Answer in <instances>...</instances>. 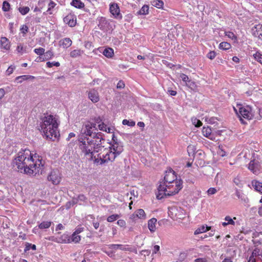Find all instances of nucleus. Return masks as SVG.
<instances>
[{
    "label": "nucleus",
    "instance_id": "f257e3e1",
    "mask_svg": "<svg viewBox=\"0 0 262 262\" xmlns=\"http://www.w3.org/2000/svg\"><path fill=\"white\" fill-rule=\"evenodd\" d=\"M44 162L38 154H32L29 149L19 151L13 160L14 166L18 171L29 176H35L42 173L44 169Z\"/></svg>",
    "mask_w": 262,
    "mask_h": 262
},
{
    "label": "nucleus",
    "instance_id": "f03ea898",
    "mask_svg": "<svg viewBox=\"0 0 262 262\" xmlns=\"http://www.w3.org/2000/svg\"><path fill=\"white\" fill-rule=\"evenodd\" d=\"M113 143L110 144L108 148H100V152L97 153L95 159V163L102 165L108 162H113L115 158L123 151V146L121 142L115 141L113 137Z\"/></svg>",
    "mask_w": 262,
    "mask_h": 262
},
{
    "label": "nucleus",
    "instance_id": "7ed1b4c3",
    "mask_svg": "<svg viewBox=\"0 0 262 262\" xmlns=\"http://www.w3.org/2000/svg\"><path fill=\"white\" fill-rule=\"evenodd\" d=\"M58 125L56 116L47 114L41 119L39 126L47 138L54 140L59 135Z\"/></svg>",
    "mask_w": 262,
    "mask_h": 262
},
{
    "label": "nucleus",
    "instance_id": "20e7f679",
    "mask_svg": "<svg viewBox=\"0 0 262 262\" xmlns=\"http://www.w3.org/2000/svg\"><path fill=\"white\" fill-rule=\"evenodd\" d=\"M102 137H97V139H92L90 138H80L79 147L85 156L90 159H95L97 153L99 151L102 146L100 145Z\"/></svg>",
    "mask_w": 262,
    "mask_h": 262
},
{
    "label": "nucleus",
    "instance_id": "39448f33",
    "mask_svg": "<svg viewBox=\"0 0 262 262\" xmlns=\"http://www.w3.org/2000/svg\"><path fill=\"white\" fill-rule=\"evenodd\" d=\"M182 187L183 182L181 180H179L169 184H160L158 188L157 198L161 200L164 196L174 195L178 193Z\"/></svg>",
    "mask_w": 262,
    "mask_h": 262
},
{
    "label": "nucleus",
    "instance_id": "423d86ee",
    "mask_svg": "<svg viewBox=\"0 0 262 262\" xmlns=\"http://www.w3.org/2000/svg\"><path fill=\"white\" fill-rule=\"evenodd\" d=\"M233 109L242 122H243L242 118L248 120L253 118V114L252 112V108L249 105L244 106L237 104L236 106L233 107Z\"/></svg>",
    "mask_w": 262,
    "mask_h": 262
},
{
    "label": "nucleus",
    "instance_id": "0eeeda50",
    "mask_svg": "<svg viewBox=\"0 0 262 262\" xmlns=\"http://www.w3.org/2000/svg\"><path fill=\"white\" fill-rule=\"evenodd\" d=\"M97 130L96 123L87 122L82 126L81 134L90 137L93 136V139H97L98 136L102 137L101 133H96Z\"/></svg>",
    "mask_w": 262,
    "mask_h": 262
},
{
    "label": "nucleus",
    "instance_id": "6e6552de",
    "mask_svg": "<svg viewBox=\"0 0 262 262\" xmlns=\"http://www.w3.org/2000/svg\"><path fill=\"white\" fill-rule=\"evenodd\" d=\"M169 216L173 220L183 219L186 214L185 211L177 205H172L168 208Z\"/></svg>",
    "mask_w": 262,
    "mask_h": 262
},
{
    "label": "nucleus",
    "instance_id": "1a4fd4ad",
    "mask_svg": "<svg viewBox=\"0 0 262 262\" xmlns=\"http://www.w3.org/2000/svg\"><path fill=\"white\" fill-rule=\"evenodd\" d=\"M47 180L53 185H58L61 181V177L58 169L52 170L48 175Z\"/></svg>",
    "mask_w": 262,
    "mask_h": 262
},
{
    "label": "nucleus",
    "instance_id": "9d476101",
    "mask_svg": "<svg viewBox=\"0 0 262 262\" xmlns=\"http://www.w3.org/2000/svg\"><path fill=\"white\" fill-rule=\"evenodd\" d=\"M179 180V179H178L177 178L175 172L171 168H169L165 172L164 182H160V184H169L174 181H178Z\"/></svg>",
    "mask_w": 262,
    "mask_h": 262
},
{
    "label": "nucleus",
    "instance_id": "9b49d317",
    "mask_svg": "<svg viewBox=\"0 0 262 262\" xmlns=\"http://www.w3.org/2000/svg\"><path fill=\"white\" fill-rule=\"evenodd\" d=\"M110 12L115 18L121 19L122 15L120 13V10L117 3H113L110 4Z\"/></svg>",
    "mask_w": 262,
    "mask_h": 262
},
{
    "label": "nucleus",
    "instance_id": "f8f14e48",
    "mask_svg": "<svg viewBox=\"0 0 262 262\" xmlns=\"http://www.w3.org/2000/svg\"><path fill=\"white\" fill-rule=\"evenodd\" d=\"M63 21L69 27H73L76 24V16L73 13H70L63 18Z\"/></svg>",
    "mask_w": 262,
    "mask_h": 262
},
{
    "label": "nucleus",
    "instance_id": "ddd939ff",
    "mask_svg": "<svg viewBox=\"0 0 262 262\" xmlns=\"http://www.w3.org/2000/svg\"><path fill=\"white\" fill-rule=\"evenodd\" d=\"M88 95V98L93 103L98 102L100 100L99 95L97 90L95 89H90L86 92Z\"/></svg>",
    "mask_w": 262,
    "mask_h": 262
},
{
    "label": "nucleus",
    "instance_id": "4468645a",
    "mask_svg": "<svg viewBox=\"0 0 262 262\" xmlns=\"http://www.w3.org/2000/svg\"><path fill=\"white\" fill-rule=\"evenodd\" d=\"M146 217V214L144 210L142 209H139L130 215V219L135 221L137 219L145 220Z\"/></svg>",
    "mask_w": 262,
    "mask_h": 262
},
{
    "label": "nucleus",
    "instance_id": "2eb2a0df",
    "mask_svg": "<svg viewBox=\"0 0 262 262\" xmlns=\"http://www.w3.org/2000/svg\"><path fill=\"white\" fill-rule=\"evenodd\" d=\"M52 241L58 243H70V235L64 233L60 236L52 237Z\"/></svg>",
    "mask_w": 262,
    "mask_h": 262
},
{
    "label": "nucleus",
    "instance_id": "dca6fc26",
    "mask_svg": "<svg viewBox=\"0 0 262 262\" xmlns=\"http://www.w3.org/2000/svg\"><path fill=\"white\" fill-rule=\"evenodd\" d=\"M250 257L255 262H262V249L255 248Z\"/></svg>",
    "mask_w": 262,
    "mask_h": 262
},
{
    "label": "nucleus",
    "instance_id": "f3484780",
    "mask_svg": "<svg viewBox=\"0 0 262 262\" xmlns=\"http://www.w3.org/2000/svg\"><path fill=\"white\" fill-rule=\"evenodd\" d=\"M109 23L105 17H100L98 18V26L102 31H107L108 28Z\"/></svg>",
    "mask_w": 262,
    "mask_h": 262
},
{
    "label": "nucleus",
    "instance_id": "a211bd4d",
    "mask_svg": "<svg viewBox=\"0 0 262 262\" xmlns=\"http://www.w3.org/2000/svg\"><path fill=\"white\" fill-rule=\"evenodd\" d=\"M109 249L112 250H116L120 249L122 251H130L131 249L128 247V245H121V244H111L108 245Z\"/></svg>",
    "mask_w": 262,
    "mask_h": 262
},
{
    "label": "nucleus",
    "instance_id": "6ab92c4d",
    "mask_svg": "<svg viewBox=\"0 0 262 262\" xmlns=\"http://www.w3.org/2000/svg\"><path fill=\"white\" fill-rule=\"evenodd\" d=\"M0 44L2 50L7 51L10 48V42L9 39L5 37H2L1 38Z\"/></svg>",
    "mask_w": 262,
    "mask_h": 262
},
{
    "label": "nucleus",
    "instance_id": "aec40b11",
    "mask_svg": "<svg viewBox=\"0 0 262 262\" xmlns=\"http://www.w3.org/2000/svg\"><path fill=\"white\" fill-rule=\"evenodd\" d=\"M248 169L255 174H258L259 172V165L255 163L254 161H251L248 164Z\"/></svg>",
    "mask_w": 262,
    "mask_h": 262
},
{
    "label": "nucleus",
    "instance_id": "412c9836",
    "mask_svg": "<svg viewBox=\"0 0 262 262\" xmlns=\"http://www.w3.org/2000/svg\"><path fill=\"white\" fill-rule=\"evenodd\" d=\"M252 31L255 36L262 39V25L258 24L255 25L254 28L252 29Z\"/></svg>",
    "mask_w": 262,
    "mask_h": 262
},
{
    "label": "nucleus",
    "instance_id": "4be33fe9",
    "mask_svg": "<svg viewBox=\"0 0 262 262\" xmlns=\"http://www.w3.org/2000/svg\"><path fill=\"white\" fill-rule=\"evenodd\" d=\"M202 132L204 136L212 140H215V137L214 135L211 134V129L210 127H203Z\"/></svg>",
    "mask_w": 262,
    "mask_h": 262
},
{
    "label": "nucleus",
    "instance_id": "5701e85b",
    "mask_svg": "<svg viewBox=\"0 0 262 262\" xmlns=\"http://www.w3.org/2000/svg\"><path fill=\"white\" fill-rule=\"evenodd\" d=\"M59 43L60 47L64 49H67L72 45V41L70 38H64L61 39Z\"/></svg>",
    "mask_w": 262,
    "mask_h": 262
},
{
    "label": "nucleus",
    "instance_id": "b1692460",
    "mask_svg": "<svg viewBox=\"0 0 262 262\" xmlns=\"http://www.w3.org/2000/svg\"><path fill=\"white\" fill-rule=\"evenodd\" d=\"M211 227L207 225H202L201 226L198 228L194 231V234L198 235L201 233L206 232L207 231L211 230Z\"/></svg>",
    "mask_w": 262,
    "mask_h": 262
},
{
    "label": "nucleus",
    "instance_id": "393cba45",
    "mask_svg": "<svg viewBox=\"0 0 262 262\" xmlns=\"http://www.w3.org/2000/svg\"><path fill=\"white\" fill-rule=\"evenodd\" d=\"M157 222L156 218H152L148 221V228L151 232H154L156 231Z\"/></svg>",
    "mask_w": 262,
    "mask_h": 262
},
{
    "label": "nucleus",
    "instance_id": "a878e982",
    "mask_svg": "<svg viewBox=\"0 0 262 262\" xmlns=\"http://www.w3.org/2000/svg\"><path fill=\"white\" fill-rule=\"evenodd\" d=\"M98 128L100 130L105 132L107 133H112L113 129L110 127H107L106 124L104 122H101L98 125Z\"/></svg>",
    "mask_w": 262,
    "mask_h": 262
},
{
    "label": "nucleus",
    "instance_id": "bb28decb",
    "mask_svg": "<svg viewBox=\"0 0 262 262\" xmlns=\"http://www.w3.org/2000/svg\"><path fill=\"white\" fill-rule=\"evenodd\" d=\"M252 185L256 191L262 193V182L257 180H253Z\"/></svg>",
    "mask_w": 262,
    "mask_h": 262
},
{
    "label": "nucleus",
    "instance_id": "cd10ccee",
    "mask_svg": "<svg viewBox=\"0 0 262 262\" xmlns=\"http://www.w3.org/2000/svg\"><path fill=\"white\" fill-rule=\"evenodd\" d=\"M103 55L108 58H112L114 55V50L111 48H106L102 52Z\"/></svg>",
    "mask_w": 262,
    "mask_h": 262
},
{
    "label": "nucleus",
    "instance_id": "c85d7f7f",
    "mask_svg": "<svg viewBox=\"0 0 262 262\" xmlns=\"http://www.w3.org/2000/svg\"><path fill=\"white\" fill-rule=\"evenodd\" d=\"M34 77L31 75H24L17 76L15 78V80L17 81L18 83H21L23 81L27 80L29 79H34Z\"/></svg>",
    "mask_w": 262,
    "mask_h": 262
},
{
    "label": "nucleus",
    "instance_id": "c756f323",
    "mask_svg": "<svg viewBox=\"0 0 262 262\" xmlns=\"http://www.w3.org/2000/svg\"><path fill=\"white\" fill-rule=\"evenodd\" d=\"M71 5L78 9H81L84 7V4L80 0H73L71 3Z\"/></svg>",
    "mask_w": 262,
    "mask_h": 262
},
{
    "label": "nucleus",
    "instance_id": "7c9ffc66",
    "mask_svg": "<svg viewBox=\"0 0 262 262\" xmlns=\"http://www.w3.org/2000/svg\"><path fill=\"white\" fill-rule=\"evenodd\" d=\"M70 243H74L75 244L78 243L81 240V236L73 232L71 236H70Z\"/></svg>",
    "mask_w": 262,
    "mask_h": 262
},
{
    "label": "nucleus",
    "instance_id": "2f4dec72",
    "mask_svg": "<svg viewBox=\"0 0 262 262\" xmlns=\"http://www.w3.org/2000/svg\"><path fill=\"white\" fill-rule=\"evenodd\" d=\"M83 51L80 49H76L72 51L70 53V55L72 58H76L80 56L83 54Z\"/></svg>",
    "mask_w": 262,
    "mask_h": 262
},
{
    "label": "nucleus",
    "instance_id": "473e14b6",
    "mask_svg": "<svg viewBox=\"0 0 262 262\" xmlns=\"http://www.w3.org/2000/svg\"><path fill=\"white\" fill-rule=\"evenodd\" d=\"M149 12V6L147 5H143L141 9L137 12L138 15H147Z\"/></svg>",
    "mask_w": 262,
    "mask_h": 262
},
{
    "label": "nucleus",
    "instance_id": "72a5a7b5",
    "mask_svg": "<svg viewBox=\"0 0 262 262\" xmlns=\"http://www.w3.org/2000/svg\"><path fill=\"white\" fill-rule=\"evenodd\" d=\"M151 5L159 9H162L164 6V3L161 0H153L151 2Z\"/></svg>",
    "mask_w": 262,
    "mask_h": 262
},
{
    "label": "nucleus",
    "instance_id": "f704fd0d",
    "mask_svg": "<svg viewBox=\"0 0 262 262\" xmlns=\"http://www.w3.org/2000/svg\"><path fill=\"white\" fill-rule=\"evenodd\" d=\"M231 48V45L227 42H222L219 46V48L222 50H228Z\"/></svg>",
    "mask_w": 262,
    "mask_h": 262
},
{
    "label": "nucleus",
    "instance_id": "c9c22d12",
    "mask_svg": "<svg viewBox=\"0 0 262 262\" xmlns=\"http://www.w3.org/2000/svg\"><path fill=\"white\" fill-rule=\"evenodd\" d=\"M51 223L50 221H43L39 224L38 228L40 229H48L51 226Z\"/></svg>",
    "mask_w": 262,
    "mask_h": 262
},
{
    "label": "nucleus",
    "instance_id": "e433bc0d",
    "mask_svg": "<svg viewBox=\"0 0 262 262\" xmlns=\"http://www.w3.org/2000/svg\"><path fill=\"white\" fill-rule=\"evenodd\" d=\"M236 218L235 217H234L232 219L230 216L227 215L225 217L224 221H227V223L228 225H233L234 226L235 224L234 220H236Z\"/></svg>",
    "mask_w": 262,
    "mask_h": 262
},
{
    "label": "nucleus",
    "instance_id": "4c0bfd02",
    "mask_svg": "<svg viewBox=\"0 0 262 262\" xmlns=\"http://www.w3.org/2000/svg\"><path fill=\"white\" fill-rule=\"evenodd\" d=\"M225 34L232 40H234V41H237V37L233 32L230 31H225Z\"/></svg>",
    "mask_w": 262,
    "mask_h": 262
},
{
    "label": "nucleus",
    "instance_id": "58836bf2",
    "mask_svg": "<svg viewBox=\"0 0 262 262\" xmlns=\"http://www.w3.org/2000/svg\"><path fill=\"white\" fill-rule=\"evenodd\" d=\"M120 217L119 214H114L107 217L106 220L108 222H113Z\"/></svg>",
    "mask_w": 262,
    "mask_h": 262
},
{
    "label": "nucleus",
    "instance_id": "ea45409f",
    "mask_svg": "<svg viewBox=\"0 0 262 262\" xmlns=\"http://www.w3.org/2000/svg\"><path fill=\"white\" fill-rule=\"evenodd\" d=\"M233 183L239 188L243 187V183L239 176H237L233 179Z\"/></svg>",
    "mask_w": 262,
    "mask_h": 262
},
{
    "label": "nucleus",
    "instance_id": "a19ab883",
    "mask_svg": "<svg viewBox=\"0 0 262 262\" xmlns=\"http://www.w3.org/2000/svg\"><path fill=\"white\" fill-rule=\"evenodd\" d=\"M54 56V53L51 50H49L44 53L43 57L45 60L51 59Z\"/></svg>",
    "mask_w": 262,
    "mask_h": 262
},
{
    "label": "nucleus",
    "instance_id": "79ce46f5",
    "mask_svg": "<svg viewBox=\"0 0 262 262\" xmlns=\"http://www.w3.org/2000/svg\"><path fill=\"white\" fill-rule=\"evenodd\" d=\"M253 56L255 60L262 64V54L260 52H256Z\"/></svg>",
    "mask_w": 262,
    "mask_h": 262
},
{
    "label": "nucleus",
    "instance_id": "37998d69",
    "mask_svg": "<svg viewBox=\"0 0 262 262\" xmlns=\"http://www.w3.org/2000/svg\"><path fill=\"white\" fill-rule=\"evenodd\" d=\"M56 5V4L54 2L51 0L50 1L49 3L48 4V9L47 10V12L50 14H53L52 12L51 11V9L54 8Z\"/></svg>",
    "mask_w": 262,
    "mask_h": 262
},
{
    "label": "nucleus",
    "instance_id": "c03bdc74",
    "mask_svg": "<svg viewBox=\"0 0 262 262\" xmlns=\"http://www.w3.org/2000/svg\"><path fill=\"white\" fill-rule=\"evenodd\" d=\"M31 249L33 250H35L36 249V245L28 243H26L24 251L26 252Z\"/></svg>",
    "mask_w": 262,
    "mask_h": 262
},
{
    "label": "nucleus",
    "instance_id": "a18cd8bd",
    "mask_svg": "<svg viewBox=\"0 0 262 262\" xmlns=\"http://www.w3.org/2000/svg\"><path fill=\"white\" fill-rule=\"evenodd\" d=\"M18 11L21 14L24 15L29 12L30 8L28 7H19L18 8Z\"/></svg>",
    "mask_w": 262,
    "mask_h": 262
},
{
    "label": "nucleus",
    "instance_id": "49530a36",
    "mask_svg": "<svg viewBox=\"0 0 262 262\" xmlns=\"http://www.w3.org/2000/svg\"><path fill=\"white\" fill-rule=\"evenodd\" d=\"M122 124L125 125H127L130 127H133L135 125V122L133 120H128L127 119H124L122 121Z\"/></svg>",
    "mask_w": 262,
    "mask_h": 262
},
{
    "label": "nucleus",
    "instance_id": "de8ad7c7",
    "mask_svg": "<svg viewBox=\"0 0 262 262\" xmlns=\"http://www.w3.org/2000/svg\"><path fill=\"white\" fill-rule=\"evenodd\" d=\"M219 189H217L214 187H210L207 190L206 193L207 195L209 196L215 194L219 191Z\"/></svg>",
    "mask_w": 262,
    "mask_h": 262
},
{
    "label": "nucleus",
    "instance_id": "09e8293b",
    "mask_svg": "<svg viewBox=\"0 0 262 262\" xmlns=\"http://www.w3.org/2000/svg\"><path fill=\"white\" fill-rule=\"evenodd\" d=\"M16 51L18 53H20L21 55L27 52L26 48H24V46L21 44H19L17 46Z\"/></svg>",
    "mask_w": 262,
    "mask_h": 262
},
{
    "label": "nucleus",
    "instance_id": "8fccbe9b",
    "mask_svg": "<svg viewBox=\"0 0 262 262\" xmlns=\"http://www.w3.org/2000/svg\"><path fill=\"white\" fill-rule=\"evenodd\" d=\"M10 4L7 2L4 1L3 3L2 9L5 12H7L10 10Z\"/></svg>",
    "mask_w": 262,
    "mask_h": 262
},
{
    "label": "nucleus",
    "instance_id": "3c124183",
    "mask_svg": "<svg viewBox=\"0 0 262 262\" xmlns=\"http://www.w3.org/2000/svg\"><path fill=\"white\" fill-rule=\"evenodd\" d=\"M45 49L42 48H36L34 50V52L37 55H39V56H41L42 55L44 54L45 53Z\"/></svg>",
    "mask_w": 262,
    "mask_h": 262
},
{
    "label": "nucleus",
    "instance_id": "603ef678",
    "mask_svg": "<svg viewBox=\"0 0 262 262\" xmlns=\"http://www.w3.org/2000/svg\"><path fill=\"white\" fill-rule=\"evenodd\" d=\"M156 254H158L159 255L161 254L160 252V246L158 245L154 246L152 249V255Z\"/></svg>",
    "mask_w": 262,
    "mask_h": 262
},
{
    "label": "nucleus",
    "instance_id": "864d4df0",
    "mask_svg": "<svg viewBox=\"0 0 262 262\" xmlns=\"http://www.w3.org/2000/svg\"><path fill=\"white\" fill-rule=\"evenodd\" d=\"M192 122L196 127H200L202 125L201 121L196 118H192Z\"/></svg>",
    "mask_w": 262,
    "mask_h": 262
},
{
    "label": "nucleus",
    "instance_id": "5fc2aeb1",
    "mask_svg": "<svg viewBox=\"0 0 262 262\" xmlns=\"http://www.w3.org/2000/svg\"><path fill=\"white\" fill-rule=\"evenodd\" d=\"M186 85L192 90H194L196 88L195 83L191 80L187 82Z\"/></svg>",
    "mask_w": 262,
    "mask_h": 262
},
{
    "label": "nucleus",
    "instance_id": "6e6d98bb",
    "mask_svg": "<svg viewBox=\"0 0 262 262\" xmlns=\"http://www.w3.org/2000/svg\"><path fill=\"white\" fill-rule=\"evenodd\" d=\"M46 65L48 68H52L53 66H55V67L60 66V63L59 62H56V61H53V62L48 61L47 62Z\"/></svg>",
    "mask_w": 262,
    "mask_h": 262
},
{
    "label": "nucleus",
    "instance_id": "4d7b16f0",
    "mask_svg": "<svg viewBox=\"0 0 262 262\" xmlns=\"http://www.w3.org/2000/svg\"><path fill=\"white\" fill-rule=\"evenodd\" d=\"M16 68V67L15 66H13V65H11L10 66H9L8 67V68L7 69V70H6V74L7 75H11L13 71Z\"/></svg>",
    "mask_w": 262,
    "mask_h": 262
},
{
    "label": "nucleus",
    "instance_id": "13d9d810",
    "mask_svg": "<svg viewBox=\"0 0 262 262\" xmlns=\"http://www.w3.org/2000/svg\"><path fill=\"white\" fill-rule=\"evenodd\" d=\"M216 55V53L214 51H210L207 54V57L209 59H210L211 60H212V59H213L215 57Z\"/></svg>",
    "mask_w": 262,
    "mask_h": 262
},
{
    "label": "nucleus",
    "instance_id": "bf43d9fd",
    "mask_svg": "<svg viewBox=\"0 0 262 262\" xmlns=\"http://www.w3.org/2000/svg\"><path fill=\"white\" fill-rule=\"evenodd\" d=\"M180 77L182 79L183 81L185 82L186 84L187 82H188L190 80L188 76L185 74H183V73L181 74Z\"/></svg>",
    "mask_w": 262,
    "mask_h": 262
},
{
    "label": "nucleus",
    "instance_id": "052dcab7",
    "mask_svg": "<svg viewBox=\"0 0 262 262\" xmlns=\"http://www.w3.org/2000/svg\"><path fill=\"white\" fill-rule=\"evenodd\" d=\"M19 114V111L16 110V111H14L11 114V119L13 120H15L17 118V116Z\"/></svg>",
    "mask_w": 262,
    "mask_h": 262
},
{
    "label": "nucleus",
    "instance_id": "680f3d73",
    "mask_svg": "<svg viewBox=\"0 0 262 262\" xmlns=\"http://www.w3.org/2000/svg\"><path fill=\"white\" fill-rule=\"evenodd\" d=\"M87 200V198L83 194H80L78 196L77 201H81L83 202H85Z\"/></svg>",
    "mask_w": 262,
    "mask_h": 262
},
{
    "label": "nucleus",
    "instance_id": "e2e57ef3",
    "mask_svg": "<svg viewBox=\"0 0 262 262\" xmlns=\"http://www.w3.org/2000/svg\"><path fill=\"white\" fill-rule=\"evenodd\" d=\"M118 226L121 227H124L126 225V223L123 220H119L117 222Z\"/></svg>",
    "mask_w": 262,
    "mask_h": 262
},
{
    "label": "nucleus",
    "instance_id": "0e129e2a",
    "mask_svg": "<svg viewBox=\"0 0 262 262\" xmlns=\"http://www.w3.org/2000/svg\"><path fill=\"white\" fill-rule=\"evenodd\" d=\"M28 30V27L26 25H23L20 28V31L22 33L26 34Z\"/></svg>",
    "mask_w": 262,
    "mask_h": 262
},
{
    "label": "nucleus",
    "instance_id": "69168bd1",
    "mask_svg": "<svg viewBox=\"0 0 262 262\" xmlns=\"http://www.w3.org/2000/svg\"><path fill=\"white\" fill-rule=\"evenodd\" d=\"M124 86H125V84H124V82L122 81H119L117 83V88L118 89H123L124 87Z\"/></svg>",
    "mask_w": 262,
    "mask_h": 262
},
{
    "label": "nucleus",
    "instance_id": "338daca9",
    "mask_svg": "<svg viewBox=\"0 0 262 262\" xmlns=\"http://www.w3.org/2000/svg\"><path fill=\"white\" fill-rule=\"evenodd\" d=\"M194 262H207V260L205 257H202L195 259Z\"/></svg>",
    "mask_w": 262,
    "mask_h": 262
},
{
    "label": "nucleus",
    "instance_id": "774afa93",
    "mask_svg": "<svg viewBox=\"0 0 262 262\" xmlns=\"http://www.w3.org/2000/svg\"><path fill=\"white\" fill-rule=\"evenodd\" d=\"M83 231V227H78L77 229H76L75 231L74 232L76 234H79L81 232H82Z\"/></svg>",
    "mask_w": 262,
    "mask_h": 262
}]
</instances>
